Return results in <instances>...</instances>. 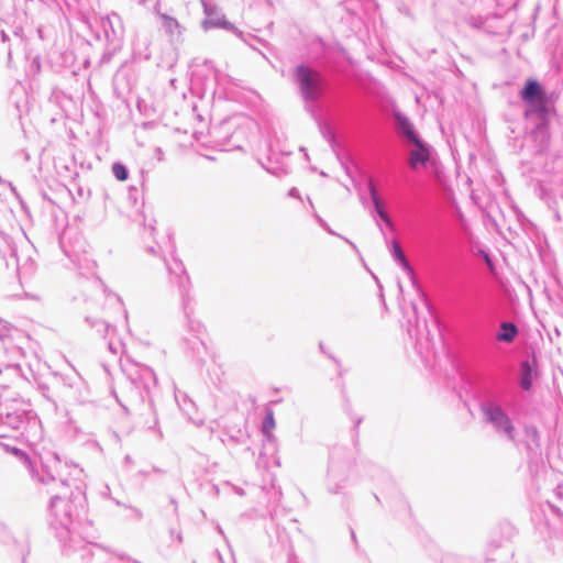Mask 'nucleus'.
<instances>
[{
	"instance_id": "1",
	"label": "nucleus",
	"mask_w": 563,
	"mask_h": 563,
	"mask_svg": "<svg viewBox=\"0 0 563 563\" xmlns=\"http://www.w3.org/2000/svg\"><path fill=\"white\" fill-rule=\"evenodd\" d=\"M295 78L303 100L317 101L324 92V80L321 74L307 66L295 69Z\"/></svg>"
},
{
	"instance_id": "7",
	"label": "nucleus",
	"mask_w": 563,
	"mask_h": 563,
	"mask_svg": "<svg viewBox=\"0 0 563 563\" xmlns=\"http://www.w3.org/2000/svg\"><path fill=\"white\" fill-rule=\"evenodd\" d=\"M517 335V328L514 323H503L501 332L497 334V340L503 342H511Z\"/></svg>"
},
{
	"instance_id": "12",
	"label": "nucleus",
	"mask_w": 563,
	"mask_h": 563,
	"mask_svg": "<svg viewBox=\"0 0 563 563\" xmlns=\"http://www.w3.org/2000/svg\"><path fill=\"white\" fill-rule=\"evenodd\" d=\"M503 428H504V431L506 433H508L509 435H511V431H512V426L510 423V421L508 419H506L504 422H503Z\"/></svg>"
},
{
	"instance_id": "11",
	"label": "nucleus",
	"mask_w": 563,
	"mask_h": 563,
	"mask_svg": "<svg viewBox=\"0 0 563 563\" xmlns=\"http://www.w3.org/2000/svg\"><path fill=\"white\" fill-rule=\"evenodd\" d=\"M163 19L165 20L166 26L169 30H172L173 27H179L177 20H175L174 18L163 15Z\"/></svg>"
},
{
	"instance_id": "8",
	"label": "nucleus",
	"mask_w": 563,
	"mask_h": 563,
	"mask_svg": "<svg viewBox=\"0 0 563 563\" xmlns=\"http://www.w3.org/2000/svg\"><path fill=\"white\" fill-rule=\"evenodd\" d=\"M391 246H393V252H394V256L399 261V263L401 264V266L407 271L409 272L410 274H412V268L407 260V257L405 256V253L402 252V249L399 244V242L397 240H394L391 242Z\"/></svg>"
},
{
	"instance_id": "2",
	"label": "nucleus",
	"mask_w": 563,
	"mask_h": 563,
	"mask_svg": "<svg viewBox=\"0 0 563 563\" xmlns=\"http://www.w3.org/2000/svg\"><path fill=\"white\" fill-rule=\"evenodd\" d=\"M521 98L526 102L530 103L534 111L547 113L548 97L537 80L530 79L527 81L523 90L521 91Z\"/></svg>"
},
{
	"instance_id": "10",
	"label": "nucleus",
	"mask_w": 563,
	"mask_h": 563,
	"mask_svg": "<svg viewBox=\"0 0 563 563\" xmlns=\"http://www.w3.org/2000/svg\"><path fill=\"white\" fill-rule=\"evenodd\" d=\"M112 173L115 176V178L120 181H124L128 179V170L120 163H115L112 165Z\"/></svg>"
},
{
	"instance_id": "5",
	"label": "nucleus",
	"mask_w": 563,
	"mask_h": 563,
	"mask_svg": "<svg viewBox=\"0 0 563 563\" xmlns=\"http://www.w3.org/2000/svg\"><path fill=\"white\" fill-rule=\"evenodd\" d=\"M371 196H372V200L375 206V209H376L378 216L380 217V219L386 223V225L389 229H394L393 221L389 218V216L387 214V212L382 208L379 198H378L376 190L373 186H371Z\"/></svg>"
},
{
	"instance_id": "9",
	"label": "nucleus",
	"mask_w": 563,
	"mask_h": 563,
	"mask_svg": "<svg viewBox=\"0 0 563 563\" xmlns=\"http://www.w3.org/2000/svg\"><path fill=\"white\" fill-rule=\"evenodd\" d=\"M263 432L266 437H271L272 435V432L273 430L275 429V419H274V413L272 410H268L266 412V417L263 421Z\"/></svg>"
},
{
	"instance_id": "3",
	"label": "nucleus",
	"mask_w": 563,
	"mask_h": 563,
	"mask_svg": "<svg viewBox=\"0 0 563 563\" xmlns=\"http://www.w3.org/2000/svg\"><path fill=\"white\" fill-rule=\"evenodd\" d=\"M409 144L411 145L408 159L410 168L417 170L420 167H426L427 164L431 161L430 146L421 139L415 140Z\"/></svg>"
},
{
	"instance_id": "6",
	"label": "nucleus",
	"mask_w": 563,
	"mask_h": 563,
	"mask_svg": "<svg viewBox=\"0 0 563 563\" xmlns=\"http://www.w3.org/2000/svg\"><path fill=\"white\" fill-rule=\"evenodd\" d=\"M532 367L529 362L521 364V379L520 385L525 390H529L532 387Z\"/></svg>"
},
{
	"instance_id": "4",
	"label": "nucleus",
	"mask_w": 563,
	"mask_h": 563,
	"mask_svg": "<svg viewBox=\"0 0 563 563\" xmlns=\"http://www.w3.org/2000/svg\"><path fill=\"white\" fill-rule=\"evenodd\" d=\"M396 121V130L399 134L407 139L408 143L413 142L415 140L420 139L417 132L413 129L410 120L401 112L395 111L394 113Z\"/></svg>"
}]
</instances>
